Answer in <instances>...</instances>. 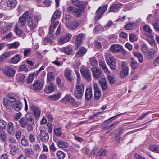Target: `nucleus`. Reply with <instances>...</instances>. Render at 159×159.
I'll return each mask as SVG.
<instances>
[{"label":"nucleus","instance_id":"obj_48","mask_svg":"<svg viewBox=\"0 0 159 159\" xmlns=\"http://www.w3.org/2000/svg\"><path fill=\"white\" fill-rule=\"evenodd\" d=\"M150 148L152 151L156 153H159V147L155 145H152L150 146Z\"/></svg>","mask_w":159,"mask_h":159},{"label":"nucleus","instance_id":"obj_63","mask_svg":"<svg viewBox=\"0 0 159 159\" xmlns=\"http://www.w3.org/2000/svg\"><path fill=\"white\" fill-rule=\"evenodd\" d=\"M17 77L19 83H22L25 81V76L24 75H20L17 76Z\"/></svg>","mask_w":159,"mask_h":159},{"label":"nucleus","instance_id":"obj_19","mask_svg":"<svg viewBox=\"0 0 159 159\" xmlns=\"http://www.w3.org/2000/svg\"><path fill=\"white\" fill-rule=\"evenodd\" d=\"M17 98V95L12 93H9L7 96V100L11 102H16Z\"/></svg>","mask_w":159,"mask_h":159},{"label":"nucleus","instance_id":"obj_17","mask_svg":"<svg viewBox=\"0 0 159 159\" xmlns=\"http://www.w3.org/2000/svg\"><path fill=\"white\" fill-rule=\"evenodd\" d=\"M122 49V47L118 44L112 45L110 48V51L112 53L119 52H121Z\"/></svg>","mask_w":159,"mask_h":159},{"label":"nucleus","instance_id":"obj_7","mask_svg":"<svg viewBox=\"0 0 159 159\" xmlns=\"http://www.w3.org/2000/svg\"><path fill=\"white\" fill-rule=\"evenodd\" d=\"M60 101L61 102L64 104L70 103L73 105L75 106H76L78 105V103L75 101L74 98L70 95L66 96L63 98L61 99Z\"/></svg>","mask_w":159,"mask_h":159},{"label":"nucleus","instance_id":"obj_58","mask_svg":"<svg viewBox=\"0 0 159 159\" xmlns=\"http://www.w3.org/2000/svg\"><path fill=\"white\" fill-rule=\"evenodd\" d=\"M90 64L92 66H96L97 65L98 61L95 57L91 58L90 59Z\"/></svg>","mask_w":159,"mask_h":159},{"label":"nucleus","instance_id":"obj_23","mask_svg":"<svg viewBox=\"0 0 159 159\" xmlns=\"http://www.w3.org/2000/svg\"><path fill=\"white\" fill-rule=\"evenodd\" d=\"M59 50L61 52H64L67 55H70L71 54L72 52V48L68 46L65 47L60 48Z\"/></svg>","mask_w":159,"mask_h":159},{"label":"nucleus","instance_id":"obj_62","mask_svg":"<svg viewBox=\"0 0 159 159\" xmlns=\"http://www.w3.org/2000/svg\"><path fill=\"white\" fill-rule=\"evenodd\" d=\"M34 79V76L33 75H30L28 76L26 82L29 84H30L32 83Z\"/></svg>","mask_w":159,"mask_h":159},{"label":"nucleus","instance_id":"obj_50","mask_svg":"<svg viewBox=\"0 0 159 159\" xmlns=\"http://www.w3.org/2000/svg\"><path fill=\"white\" fill-rule=\"evenodd\" d=\"M3 103L5 106L7 108L10 109L12 105L11 102L8 101L7 99H4Z\"/></svg>","mask_w":159,"mask_h":159},{"label":"nucleus","instance_id":"obj_38","mask_svg":"<svg viewBox=\"0 0 159 159\" xmlns=\"http://www.w3.org/2000/svg\"><path fill=\"white\" fill-rule=\"evenodd\" d=\"M54 86L52 84H50L48 87H46L44 89V91L47 93H50L53 92L54 90Z\"/></svg>","mask_w":159,"mask_h":159},{"label":"nucleus","instance_id":"obj_22","mask_svg":"<svg viewBox=\"0 0 159 159\" xmlns=\"http://www.w3.org/2000/svg\"><path fill=\"white\" fill-rule=\"evenodd\" d=\"M9 146L11 148L10 152L11 154L12 155L16 154L17 152V151L19 148L18 144L14 145L12 143H10L9 144Z\"/></svg>","mask_w":159,"mask_h":159},{"label":"nucleus","instance_id":"obj_14","mask_svg":"<svg viewBox=\"0 0 159 159\" xmlns=\"http://www.w3.org/2000/svg\"><path fill=\"white\" fill-rule=\"evenodd\" d=\"M71 35L70 34H67L61 37L58 42V44L61 45L68 42L71 37Z\"/></svg>","mask_w":159,"mask_h":159},{"label":"nucleus","instance_id":"obj_8","mask_svg":"<svg viewBox=\"0 0 159 159\" xmlns=\"http://www.w3.org/2000/svg\"><path fill=\"white\" fill-rule=\"evenodd\" d=\"M80 72L84 77L88 81H90L91 79V74L90 71L86 67L83 66L80 69Z\"/></svg>","mask_w":159,"mask_h":159},{"label":"nucleus","instance_id":"obj_52","mask_svg":"<svg viewBox=\"0 0 159 159\" xmlns=\"http://www.w3.org/2000/svg\"><path fill=\"white\" fill-rule=\"evenodd\" d=\"M134 54L135 57L138 59V61L139 62L141 63L143 61V57L141 53L135 52L134 53Z\"/></svg>","mask_w":159,"mask_h":159},{"label":"nucleus","instance_id":"obj_60","mask_svg":"<svg viewBox=\"0 0 159 159\" xmlns=\"http://www.w3.org/2000/svg\"><path fill=\"white\" fill-rule=\"evenodd\" d=\"M134 24L132 23H129L127 24L125 28L126 30H130L133 29L134 27Z\"/></svg>","mask_w":159,"mask_h":159},{"label":"nucleus","instance_id":"obj_15","mask_svg":"<svg viewBox=\"0 0 159 159\" xmlns=\"http://www.w3.org/2000/svg\"><path fill=\"white\" fill-rule=\"evenodd\" d=\"M93 76L96 79L100 77L102 75V71L98 68L93 67L92 68Z\"/></svg>","mask_w":159,"mask_h":159},{"label":"nucleus","instance_id":"obj_53","mask_svg":"<svg viewBox=\"0 0 159 159\" xmlns=\"http://www.w3.org/2000/svg\"><path fill=\"white\" fill-rule=\"evenodd\" d=\"M65 156V154L62 151H58L57 153V157L59 159H63Z\"/></svg>","mask_w":159,"mask_h":159},{"label":"nucleus","instance_id":"obj_30","mask_svg":"<svg viewBox=\"0 0 159 159\" xmlns=\"http://www.w3.org/2000/svg\"><path fill=\"white\" fill-rule=\"evenodd\" d=\"M29 122L26 126L27 130L28 132L32 131L34 129L33 125L34 122V117L30 121H29Z\"/></svg>","mask_w":159,"mask_h":159},{"label":"nucleus","instance_id":"obj_37","mask_svg":"<svg viewBox=\"0 0 159 159\" xmlns=\"http://www.w3.org/2000/svg\"><path fill=\"white\" fill-rule=\"evenodd\" d=\"M119 123L118 122H115L114 123L109 124L107 123V122H105L104 123V125H102V127L104 129H109L110 128H111L114 126H115L117 124Z\"/></svg>","mask_w":159,"mask_h":159},{"label":"nucleus","instance_id":"obj_47","mask_svg":"<svg viewBox=\"0 0 159 159\" xmlns=\"http://www.w3.org/2000/svg\"><path fill=\"white\" fill-rule=\"evenodd\" d=\"M103 30L104 28L100 25L96 26L94 29V31L95 33L100 32Z\"/></svg>","mask_w":159,"mask_h":159},{"label":"nucleus","instance_id":"obj_28","mask_svg":"<svg viewBox=\"0 0 159 159\" xmlns=\"http://www.w3.org/2000/svg\"><path fill=\"white\" fill-rule=\"evenodd\" d=\"M99 82L102 90L103 91L106 90L107 87V83L106 80L102 79L101 80H99Z\"/></svg>","mask_w":159,"mask_h":159},{"label":"nucleus","instance_id":"obj_16","mask_svg":"<svg viewBox=\"0 0 159 159\" xmlns=\"http://www.w3.org/2000/svg\"><path fill=\"white\" fill-rule=\"evenodd\" d=\"M107 76V79L110 84H114L116 82V79L115 76L111 74L110 71H109L106 73Z\"/></svg>","mask_w":159,"mask_h":159},{"label":"nucleus","instance_id":"obj_6","mask_svg":"<svg viewBox=\"0 0 159 159\" xmlns=\"http://www.w3.org/2000/svg\"><path fill=\"white\" fill-rule=\"evenodd\" d=\"M29 15V11H26L18 19V21L16 25L20 27H24L26 24L27 19Z\"/></svg>","mask_w":159,"mask_h":159},{"label":"nucleus","instance_id":"obj_35","mask_svg":"<svg viewBox=\"0 0 159 159\" xmlns=\"http://www.w3.org/2000/svg\"><path fill=\"white\" fill-rule=\"evenodd\" d=\"M99 63L100 67L103 70L104 73H106L109 71L104 61L100 60Z\"/></svg>","mask_w":159,"mask_h":159},{"label":"nucleus","instance_id":"obj_64","mask_svg":"<svg viewBox=\"0 0 159 159\" xmlns=\"http://www.w3.org/2000/svg\"><path fill=\"white\" fill-rule=\"evenodd\" d=\"M137 39L135 35L132 34H130L129 40L131 42H133L137 40Z\"/></svg>","mask_w":159,"mask_h":159},{"label":"nucleus","instance_id":"obj_33","mask_svg":"<svg viewBox=\"0 0 159 159\" xmlns=\"http://www.w3.org/2000/svg\"><path fill=\"white\" fill-rule=\"evenodd\" d=\"M7 131L8 132L11 134L14 133V124L12 122H10L8 123Z\"/></svg>","mask_w":159,"mask_h":159},{"label":"nucleus","instance_id":"obj_5","mask_svg":"<svg viewBox=\"0 0 159 159\" xmlns=\"http://www.w3.org/2000/svg\"><path fill=\"white\" fill-rule=\"evenodd\" d=\"M107 5H105L100 7L96 11V15L94 18V20L97 21L102 17L103 14L107 10Z\"/></svg>","mask_w":159,"mask_h":159},{"label":"nucleus","instance_id":"obj_46","mask_svg":"<svg viewBox=\"0 0 159 159\" xmlns=\"http://www.w3.org/2000/svg\"><path fill=\"white\" fill-rule=\"evenodd\" d=\"M61 24H60L59 25L58 27H57V28L56 30V32L55 33V34L51 36V38H55L56 37L55 35H56V36H58L59 35V34H60V32H61Z\"/></svg>","mask_w":159,"mask_h":159},{"label":"nucleus","instance_id":"obj_55","mask_svg":"<svg viewBox=\"0 0 159 159\" xmlns=\"http://www.w3.org/2000/svg\"><path fill=\"white\" fill-rule=\"evenodd\" d=\"M28 139L30 142L32 143L34 142L36 140L35 134L33 133L30 134L29 136Z\"/></svg>","mask_w":159,"mask_h":159},{"label":"nucleus","instance_id":"obj_42","mask_svg":"<svg viewBox=\"0 0 159 159\" xmlns=\"http://www.w3.org/2000/svg\"><path fill=\"white\" fill-rule=\"evenodd\" d=\"M16 4V0H8L7 2V5L9 7H14Z\"/></svg>","mask_w":159,"mask_h":159},{"label":"nucleus","instance_id":"obj_43","mask_svg":"<svg viewBox=\"0 0 159 159\" xmlns=\"http://www.w3.org/2000/svg\"><path fill=\"white\" fill-rule=\"evenodd\" d=\"M65 75L67 80L69 81H70L72 80V78L70 77L71 75V71L69 70H65Z\"/></svg>","mask_w":159,"mask_h":159},{"label":"nucleus","instance_id":"obj_32","mask_svg":"<svg viewBox=\"0 0 159 159\" xmlns=\"http://www.w3.org/2000/svg\"><path fill=\"white\" fill-rule=\"evenodd\" d=\"M54 74L52 72H49L47 75V82L48 83H51L54 80Z\"/></svg>","mask_w":159,"mask_h":159},{"label":"nucleus","instance_id":"obj_26","mask_svg":"<svg viewBox=\"0 0 159 159\" xmlns=\"http://www.w3.org/2000/svg\"><path fill=\"white\" fill-rule=\"evenodd\" d=\"M121 8V4H115L110 7L109 11L110 12H117Z\"/></svg>","mask_w":159,"mask_h":159},{"label":"nucleus","instance_id":"obj_25","mask_svg":"<svg viewBox=\"0 0 159 159\" xmlns=\"http://www.w3.org/2000/svg\"><path fill=\"white\" fill-rule=\"evenodd\" d=\"M12 108L16 111H19L22 107V106L20 100H17L12 105Z\"/></svg>","mask_w":159,"mask_h":159},{"label":"nucleus","instance_id":"obj_21","mask_svg":"<svg viewBox=\"0 0 159 159\" xmlns=\"http://www.w3.org/2000/svg\"><path fill=\"white\" fill-rule=\"evenodd\" d=\"M93 96L92 89L86 88L85 90V96L86 100H89L91 99Z\"/></svg>","mask_w":159,"mask_h":159},{"label":"nucleus","instance_id":"obj_11","mask_svg":"<svg viewBox=\"0 0 159 159\" xmlns=\"http://www.w3.org/2000/svg\"><path fill=\"white\" fill-rule=\"evenodd\" d=\"M30 108L33 113L35 119H38L40 117L41 112V111L39 108L34 105H31L30 106Z\"/></svg>","mask_w":159,"mask_h":159},{"label":"nucleus","instance_id":"obj_2","mask_svg":"<svg viewBox=\"0 0 159 159\" xmlns=\"http://www.w3.org/2000/svg\"><path fill=\"white\" fill-rule=\"evenodd\" d=\"M84 85L83 83L77 84L75 92V95L77 99L80 98L83 95Z\"/></svg>","mask_w":159,"mask_h":159},{"label":"nucleus","instance_id":"obj_39","mask_svg":"<svg viewBox=\"0 0 159 159\" xmlns=\"http://www.w3.org/2000/svg\"><path fill=\"white\" fill-rule=\"evenodd\" d=\"M61 94L59 93L57 94L49 96V98L52 101H55L61 98Z\"/></svg>","mask_w":159,"mask_h":159},{"label":"nucleus","instance_id":"obj_9","mask_svg":"<svg viewBox=\"0 0 159 159\" xmlns=\"http://www.w3.org/2000/svg\"><path fill=\"white\" fill-rule=\"evenodd\" d=\"M39 137L41 141L44 142H47L49 139V135L44 127H42L40 129Z\"/></svg>","mask_w":159,"mask_h":159},{"label":"nucleus","instance_id":"obj_31","mask_svg":"<svg viewBox=\"0 0 159 159\" xmlns=\"http://www.w3.org/2000/svg\"><path fill=\"white\" fill-rule=\"evenodd\" d=\"M21 56L19 54L16 55L11 59V63L14 64H16L20 60Z\"/></svg>","mask_w":159,"mask_h":159},{"label":"nucleus","instance_id":"obj_49","mask_svg":"<svg viewBox=\"0 0 159 159\" xmlns=\"http://www.w3.org/2000/svg\"><path fill=\"white\" fill-rule=\"evenodd\" d=\"M6 133L2 130H0V140L4 142L6 139Z\"/></svg>","mask_w":159,"mask_h":159},{"label":"nucleus","instance_id":"obj_45","mask_svg":"<svg viewBox=\"0 0 159 159\" xmlns=\"http://www.w3.org/2000/svg\"><path fill=\"white\" fill-rule=\"evenodd\" d=\"M107 150L105 149H102L100 150V151L97 152L96 156H104L107 155Z\"/></svg>","mask_w":159,"mask_h":159},{"label":"nucleus","instance_id":"obj_61","mask_svg":"<svg viewBox=\"0 0 159 159\" xmlns=\"http://www.w3.org/2000/svg\"><path fill=\"white\" fill-rule=\"evenodd\" d=\"M32 51L31 49L30 48H27L24 50V56H29Z\"/></svg>","mask_w":159,"mask_h":159},{"label":"nucleus","instance_id":"obj_44","mask_svg":"<svg viewBox=\"0 0 159 159\" xmlns=\"http://www.w3.org/2000/svg\"><path fill=\"white\" fill-rule=\"evenodd\" d=\"M20 27V26L16 25L14 29V30L16 33L18 35L21 34L23 33V31Z\"/></svg>","mask_w":159,"mask_h":159},{"label":"nucleus","instance_id":"obj_59","mask_svg":"<svg viewBox=\"0 0 159 159\" xmlns=\"http://www.w3.org/2000/svg\"><path fill=\"white\" fill-rule=\"evenodd\" d=\"M82 14L81 10L80 9H75V10L74 11L73 14L76 17L80 16Z\"/></svg>","mask_w":159,"mask_h":159},{"label":"nucleus","instance_id":"obj_12","mask_svg":"<svg viewBox=\"0 0 159 159\" xmlns=\"http://www.w3.org/2000/svg\"><path fill=\"white\" fill-rule=\"evenodd\" d=\"M121 65L122 70L120 73V75L122 77H124L128 75L129 68L125 62H123Z\"/></svg>","mask_w":159,"mask_h":159},{"label":"nucleus","instance_id":"obj_40","mask_svg":"<svg viewBox=\"0 0 159 159\" xmlns=\"http://www.w3.org/2000/svg\"><path fill=\"white\" fill-rule=\"evenodd\" d=\"M139 66V64L134 59H132L131 62V66L133 69L137 68Z\"/></svg>","mask_w":159,"mask_h":159},{"label":"nucleus","instance_id":"obj_10","mask_svg":"<svg viewBox=\"0 0 159 159\" xmlns=\"http://www.w3.org/2000/svg\"><path fill=\"white\" fill-rule=\"evenodd\" d=\"M116 59L113 56H111L107 58L106 62L112 70H114L116 67Z\"/></svg>","mask_w":159,"mask_h":159},{"label":"nucleus","instance_id":"obj_54","mask_svg":"<svg viewBox=\"0 0 159 159\" xmlns=\"http://www.w3.org/2000/svg\"><path fill=\"white\" fill-rule=\"evenodd\" d=\"M54 132L57 136H59L62 135L61 129L60 128H56L54 129Z\"/></svg>","mask_w":159,"mask_h":159},{"label":"nucleus","instance_id":"obj_27","mask_svg":"<svg viewBox=\"0 0 159 159\" xmlns=\"http://www.w3.org/2000/svg\"><path fill=\"white\" fill-rule=\"evenodd\" d=\"M66 26L70 29H74L76 28L79 25L78 23L76 21L70 22L66 24Z\"/></svg>","mask_w":159,"mask_h":159},{"label":"nucleus","instance_id":"obj_34","mask_svg":"<svg viewBox=\"0 0 159 159\" xmlns=\"http://www.w3.org/2000/svg\"><path fill=\"white\" fill-rule=\"evenodd\" d=\"M87 50L84 48H81L75 54V57H79L83 56L86 52Z\"/></svg>","mask_w":159,"mask_h":159},{"label":"nucleus","instance_id":"obj_41","mask_svg":"<svg viewBox=\"0 0 159 159\" xmlns=\"http://www.w3.org/2000/svg\"><path fill=\"white\" fill-rule=\"evenodd\" d=\"M72 2L75 6L80 7H83V2L79 0H72Z\"/></svg>","mask_w":159,"mask_h":159},{"label":"nucleus","instance_id":"obj_36","mask_svg":"<svg viewBox=\"0 0 159 159\" xmlns=\"http://www.w3.org/2000/svg\"><path fill=\"white\" fill-rule=\"evenodd\" d=\"M61 15V12L60 11H56L51 18V22H55L54 21L57 18L60 17Z\"/></svg>","mask_w":159,"mask_h":159},{"label":"nucleus","instance_id":"obj_1","mask_svg":"<svg viewBox=\"0 0 159 159\" xmlns=\"http://www.w3.org/2000/svg\"><path fill=\"white\" fill-rule=\"evenodd\" d=\"M40 19L39 16H33L29 12L27 18V25L31 30H34L37 26L39 20Z\"/></svg>","mask_w":159,"mask_h":159},{"label":"nucleus","instance_id":"obj_29","mask_svg":"<svg viewBox=\"0 0 159 159\" xmlns=\"http://www.w3.org/2000/svg\"><path fill=\"white\" fill-rule=\"evenodd\" d=\"M52 22V24L49 28V34H51V36L52 35V34H53L54 31V29H55L56 27L58 25L59 22L58 21H56Z\"/></svg>","mask_w":159,"mask_h":159},{"label":"nucleus","instance_id":"obj_57","mask_svg":"<svg viewBox=\"0 0 159 159\" xmlns=\"http://www.w3.org/2000/svg\"><path fill=\"white\" fill-rule=\"evenodd\" d=\"M24 152L26 154L29 155H33L34 152L31 148H27L25 149L24 150Z\"/></svg>","mask_w":159,"mask_h":159},{"label":"nucleus","instance_id":"obj_13","mask_svg":"<svg viewBox=\"0 0 159 159\" xmlns=\"http://www.w3.org/2000/svg\"><path fill=\"white\" fill-rule=\"evenodd\" d=\"M3 73L9 77L13 76L15 71L14 69L10 67H5L3 70Z\"/></svg>","mask_w":159,"mask_h":159},{"label":"nucleus","instance_id":"obj_51","mask_svg":"<svg viewBox=\"0 0 159 159\" xmlns=\"http://www.w3.org/2000/svg\"><path fill=\"white\" fill-rule=\"evenodd\" d=\"M147 39L151 44L154 45L155 44V41L152 34H151L150 35L148 36L147 37Z\"/></svg>","mask_w":159,"mask_h":159},{"label":"nucleus","instance_id":"obj_4","mask_svg":"<svg viewBox=\"0 0 159 159\" xmlns=\"http://www.w3.org/2000/svg\"><path fill=\"white\" fill-rule=\"evenodd\" d=\"M44 85L43 80H40L35 81L33 85L30 86V89L34 91H39L43 88Z\"/></svg>","mask_w":159,"mask_h":159},{"label":"nucleus","instance_id":"obj_24","mask_svg":"<svg viewBox=\"0 0 159 159\" xmlns=\"http://www.w3.org/2000/svg\"><path fill=\"white\" fill-rule=\"evenodd\" d=\"M84 38V35L82 34H79L76 36L75 39V43L77 46L79 47L81 44L82 40Z\"/></svg>","mask_w":159,"mask_h":159},{"label":"nucleus","instance_id":"obj_18","mask_svg":"<svg viewBox=\"0 0 159 159\" xmlns=\"http://www.w3.org/2000/svg\"><path fill=\"white\" fill-rule=\"evenodd\" d=\"M157 52V49L153 48L150 49L147 52L146 56L147 58L149 59H151L154 58L155 55Z\"/></svg>","mask_w":159,"mask_h":159},{"label":"nucleus","instance_id":"obj_20","mask_svg":"<svg viewBox=\"0 0 159 159\" xmlns=\"http://www.w3.org/2000/svg\"><path fill=\"white\" fill-rule=\"evenodd\" d=\"M56 143L58 146L61 148H66L68 147V144L66 142H65L61 139H58L56 141Z\"/></svg>","mask_w":159,"mask_h":159},{"label":"nucleus","instance_id":"obj_3","mask_svg":"<svg viewBox=\"0 0 159 159\" xmlns=\"http://www.w3.org/2000/svg\"><path fill=\"white\" fill-rule=\"evenodd\" d=\"M33 118V114L27 113L25 116V118L22 117L19 120V123L20 126L22 128H25L29 122H30L29 121H30Z\"/></svg>","mask_w":159,"mask_h":159},{"label":"nucleus","instance_id":"obj_56","mask_svg":"<svg viewBox=\"0 0 159 159\" xmlns=\"http://www.w3.org/2000/svg\"><path fill=\"white\" fill-rule=\"evenodd\" d=\"M143 30L149 33H151L152 31L149 26L147 24L145 25L143 27Z\"/></svg>","mask_w":159,"mask_h":159}]
</instances>
